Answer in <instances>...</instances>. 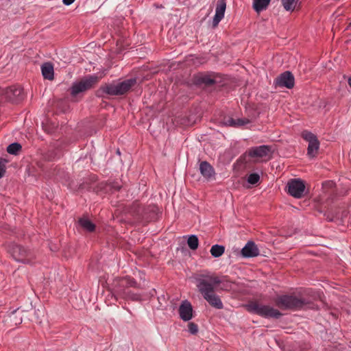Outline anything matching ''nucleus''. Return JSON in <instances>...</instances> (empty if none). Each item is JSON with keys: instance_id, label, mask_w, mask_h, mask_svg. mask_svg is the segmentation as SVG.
Listing matches in <instances>:
<instances>
[{"instance_id": "obj_1", "label": "nucleus", "mask_w": 351, "mask_h": 351, "mask_svg": "<svg viewBox=\"0 0 351 351\" xmlns=\"http://www.w3.org/2000/svg\"><path fill=\"white\" fill-rule=\"evenodd\" d=\"M221 283L220 279L215 276H208L206 278L198 280L197 287L204 298L210 306L217 308L222 309L223 303L219 297L215 293V289Z\"/></svg>"}, {"instance_id": "obj_2", "label": "nucleus", "mask_w": 351, "mask_h": 351, "mask_svg": "<svg viewBox=\"0 0 351 351\" xmlns=\"http://www.w3.org/2000/svg\"><path fill=\"white\" fill-rule=\"evenodd\" d=\"M276 305L282 310H298L302 308H313V304L304 300L289 295H280L276 298Z\"/></svg>"}, {"instance_id": "obj_3", "label": "nucleus", "mask_w": 351, "mask_h": 351, "mask_svg": "<svg viewBox=\"0 0 351 351\" xmlns=\"http://www.w3.org/2000/svg\"><path fill=\"white\" fill-rule=\"evenodd\" d=\"M136 285L134 279L130 277L127 276L120 279L114 290L115 297L134 301L138 300L141 298L140 295L128 290L129 287H136Z\"/></svg>"}, {"instance_id": "obj_4", "label": "nucleus", "mask_w": 351, "mask_h": 351, "mask_svg": "<svg viewBox=\"0 0 351 351\" xmlns=\"http://www.w3.org/2000/svg\"><path fill=\"white\" fill-rule=\"evenodd\" d=\"M271 153V147L261 145L254 147L247 150L239 158V162L247 165L252 162H258L260 158L267 156Z\"/></svg>"}, {"instance_id": "obj_5", "label": "nucleus", "mask_w": 351, "mask_h": 351, "mask_svg": "<svg viewBox=\"0 0 351 351\" xmlns=\"http://www.w3.org/2000/svg\"><path fill=\"white\" fill-rule=\"evenodd\" d=\"M247 309L249 312L257 314L265 318H279L282 313L277 309L269 306L265 305L258 301L250 302L247 305Z\"/></svg>"}, {"instance_id": "obj_6", "label": "nucleus", "mask_w": 351, "mask_h": 351, "mask_svg": "<svg viewBox=\"0 0 351 351\" xmlns=\"http://www.w3.org/2000/svg\"><path fill=\"white\" fill-rule=\"evenodd\" d=\"M136 83L135 78H130L119 83L105 84L101 87V89L110 95H121L129 91Z\"/></svg>"}, {"instance_id": "obj_7", "label": "nucleus", "mask_w": 351, "mask_h": 351, "mask_svg": "<svg viewBox=\"0 0 351 351\" xmlns=\"http://www.w3.org/2000/svg\"><path fill=\"white\" fill-rule=\"evenodd\" d=\"M99 81V77L92 75L82 78L79 82L73 83L70 88V93L73 97H77L79 94L83 93L92 88Z\"/></svg>"}, {"instance_id": "obj_8", "label": "nucleus", "mask_w": 351, "mask_h": 351, "mask_svg": "<svg viewBox=\"0 0 351 351\" xmlns=\"http://www.w3.org/2000/svg\"><path fill=\"white\" fill-rule=\"evenodd\" d=\"M0 96L12 102H19L23 99V88L19 85L7 88L0 87Z\"/></svg>"}, {"instance_id": "obj_9", "label": "nucleus", "mask_w": 351, "mask_h": 351, "mask_svg": "<svg viewBox=\"0 0 351 351\" xmlns=\"http://www.w3.org/2000/svg\"><path fill=\"white\" fill-rule=\"evenodd\" d=\"M8 250L13 258L19 262L30 263L33 257V254L31 251L27 250L20 245L12 244L9 247Z\"/></svg>"}, {"instance_id": "obj_10", "label": "nucleus", "mask_w": 351, "mask_h": 351, "mask_svg": "<svg viewBox=\"0 0 351 351\" xmlns=\"http://www.w3.org/2000/svg\"><path fill=\"white\" fill-rule=\"evenodd\" d=\"M288 193L295 198H300L303 196L305 184L300 179H291L287 183Z\"/></svg>"}, {"instance_id": "obj_11", "label": "nucleus", "mask_w": 351, "mask_h": 351, "mask_svg": "<svg viewBox=\"0 0 351 351\" xmlns=\"http://www.w3.org/2000/svg\"><path fill=\"white\" fill-rule=\"evenodd\" d=\"M295 79L293 74L289 71H285L280 74L275 80V84L279 87L292 88L294 86Z\"/></svg>"}, {"instance_id": "obj_12", "label": "nucleus", "mask_w": 351, "mask_h": 351, "mask_svg": "<svg viewBox=\"0 0 351 351\" xmlns=\"http://www.w3.org/2000/svg\"><path fill=\"white\" fill-rule=\"evenodd\" d=\"M178 311L180 318L185 322L189 321L193 317V307L187 300L182 302Z\"/></svg>"}, {"instance_id": "obj_13", "label": "nucleus", "mask_w": 351, "mask_h": 351, "mask_svg": "<svg viewBox=\"0 0 351 351\" xmlns=\"http://www.w3.org/2000/svg\"><path fill=\"white\" fill-rule=\"evenodd\" d=\"M226 3L224 0H219L217 3L215 14L213 21V27H216L224 16Z\"/></svg>"}, {"instance_id": "obj_14", "label": "nucleus", "mask_w": 351, "mask_h": 351, "mask_svg": "<svg viewBox=\"0 0 351 351\" xmlns=\"http://www.w3.org/2000/svg\"><path fill=\"white\" fill-rule=\"evenodd\" d=\"M241 254L245 258L255 257L259 254V250L253 241H248L241 250Z\"/></svg>"}, {"instance_id": "obj_15", "label": "nucleus", "mask_w": 351, "mask_h": 351, "mask_svg": "<svg viewBox=\"0 0 351 351\" xmlns=\"http://www.w3.org/2000/svg\"><path fill=\"white\" fill-rule=\"evenodd\" d=\"M248 119H234L232 117H225L223 121V123L225 125L232 126L234 128H240L250 123Z\"/></svg>"}, {"instance_id": "obj_16", "label": "nucleus", "mask_w": 351, "mask_h": 351, "mask_svg": "<svg viewBox=\"0 0 351 351\" xmlns=\"http://www.w3.org/2000/svg\"><path fill=\"white\" fill-rule=\"evenodd\" d=\"M199 171L202 175L207 179L213 177L215 173L213 167L206 161H204L200 163Z\"/></svg>"}, {"instance_id": "obj_17", "label": "nucleus", "mask_w": 351, "mask_h": 351, "mask_svg": "<svg viewBox=\"0 0 351 351\" xmlns=\"http://www.w3.org/2000/svg\"><path fill=\"white\" fill-rule=\"evenodd\" d=\"M78 223L80 226L85 230L89 232H94L95 230V225L88 218L82 217L79 219Z\"/></svg>"}, {"instance_id": "obj_18", "label": "nucleus", "mask_w": 351, "mask_h": 351, "mask_svg": "<svg viewBox=\"0 0 351 351\" xmlns=\"http://www.w3.org/2000/svg\"><path fill=\"white\" fill-rule=\"evenodd\" d=\"M195 82L199 84H204L206 86H211L215 83V80L210 75H199L196 77Z\"/></svg>"}, {"instance_id": "obj_19", "label": "nucleus", "mask_w": 351, "mask_h": 351, "mask_svg": "<svg viewBox=\"0 0 351 351\" xmlns=\"http://www.w3.org/2000/svg\"><path fill=\"white\" fill-rule=\"evenodd\" d=\"M270 0H254L253 8L257 12H260L262 10L266 9L269 5Z\"/></svg>"}, {"instance_id": "obj_20", "label": "nucleus", "mask_w": 351, "mask_h": 351, "mask_svg": "<svg viewBox=\"0 0 351 351\" xmlns=\"http://www.w3.org/2000/svg\"><path fill=\"white\" fill-rule=\"evenodd\" d=\"M130 212L136 216H142L145 213L144 207L138 202L133 204Z\"/></svg>"}, {"instance_id": "obj_21", "label": "nucleus", "mask_w": 351, "mask_h": 351, "mask_svg": "<svg viewBox=\"0 0 351 351\" xmlns=\"http://www.w3.org/2000/svg\"><path fill=\"white\" fill-rule=\"evenodd\" d=\"M319 143L318 140L308 143V149H307L308 155L310 156L311 157L315 156V155L317 152V150L319 149Z\"/></svg>"}, {"instance_id": "obj_22", "label": "nucleus", "mask_w": 351, "mask_h": 351, "mask_svg": "<svg viewBox=\"0 0 351 351\" xmlns=\"http://www.w3.org/2000/svg\"><path fill=\"white\" fill-rule=\"evenodd\" d=\"M54 79L53 65L51 62H45V80H53Z\"/></svg>"}, {"instance_id": "obj_23", "label": "nucleus", "mask_w": 351, "mask_h": 351, "mask_svg": "<svg viewBox=\"0 0 351 351\" xmlns=\"http://www.w3.org/2000/svg\"><path fill=\"white\" fill-rule=\"evenodd\" d=\"M224 251L225 248L223 246L216 244L212 246L210 252L213 256L218 258L224 253Z\"/></svg>"}, {"instance_id": "obj_24", "label": "nucleus", "mask_w": 351, "mask_h": 351, "mask_svg": "<svg viewBox=\"0 0 351 351\" xmlns=\"http://www.w3.org/2000/svg\"><path fill=\"white\" fill-rule=\"evenodd\" d=\"M187 244L190 249L192 250L197 249L199 245V240L197 236L191 235L187 240Z\"/></svg>"}, {"instance_id": "obj_25", "label": "nucleus", "mask_w": 351, "mask_h": 351, "mask_svg": "<svg viewBox=\"0 0 351 351\" xmlns=\"http://www.w3.org/2000/svg\"><path fill=\"white\" fill-rule=\"evenodd\" d=\"M22 147L21 144L18 143H14L9 145L7 147V152L10 154L16 155L21 149Z\"/></svg>"}, {"instance_id": "obj_26", "label": "nucleus", "mask_w": 351, "mask_h": 351, "mask_svg": "<svg viewBox=\"0 0 351 351\" xmlns=\"http://www.w3.org/2000/svg\"><path fill=\"white\" fill-rule=\"evenodd\" d=\"M284 8L287 10H293L298 0H281Z\"/></svg>"}, {"instance_id": "obj_27", "label": "nucleus", "mask_w": 351, "mask_h": 351, "mask_svg": "<svg viewBox=\"0 0 351 351\" xmlns=\"http://www.w3.org/2000/svg\"><path fill=\"white\" fill-rule=\"evenodd\" d=\"M247 182L250 184H257L260 181V176L257 173H250L247 178Z\"/></svg>"}, {"instance_id": "obj_28", "label": "nucleus", "mask_w": 351, "mask_h": 351, "mask_svg": "<svg viewBox=\"0 0 351 351\" xmlns=\"http://www.w3.org/2000/svg\"><path fill=\"white\" fill-rule=\"evenodd\" d=\"M11 321L15 324L18 325L21 324L22 322V317L21 316V312L20 311H15L12 313V315L10 317Z\"/></svg>"}, {"instance_id": "obj_29", "label": "nucleus", "mask_w": 351, "mask_h": 351, "mask_svg": "<svg viewBox=\"0 0 351 351\" xmlns=\"http://www.w3.org/2000/svg\"><path fill=\"white\" fill-rule=\"evenodd\" d=\"M302 137L304 140L308 142V143L317 141L316 136H315L313 133L307 131H304L302 133Z\"/></svg>"}, {"instance_id": "obj_30", "label": "nucleus", "mask_w": 351, "mask_h": 351, "mask_svg": "<svg viewBox=\"0 0 351 351\" xmlns=\"http://www.w3.org/2000/svg\"><path fill=\"white\" fill-rule=\"evenodd\" d=\"M7 160L4 158L0 159V178H1L5 172V165L7 163Z\"/></svg>"}, {"instance_id": "obj_31", "label": "nucleus", "mask_w": 351, "mask_h": 351, "mask_svg": "<svg viewBox=\"0 0 351 351\" xmlns=\"http://www.w3.org/2000/svg\"><path fill=\"white\" fill-rule=\"evenodd\" d=\"M189 331L193 334L195 335L198 332V326L196 324L193 322H190L188 324Z\"/></svg>"}, {"instance_id": "obj_32", "label": "nucleus", "mask_w": 351, "mask_h": 351, "mask_svg": "<svg viewBox=\"0 0 351 351\" xmlns=\"http://www.w3.org/2000/svg\"><path fill=\"white\" fill-rule=\"evenodd\" d=\"M75 0H62L64 5H69L74 2Z\"/></svg>"}, {"instance_id": "obj_33", "label": "nucleus", "mask_w": 351, "mask_h": 351, "mask_svg": "<svg viewBox=\"0 0 351 351\" xmlns=\"http://www.w3.org/2000/svg\"><path fill=\"white\" fill-rule=\"evenodd\" d=\"M40 71H41L42 75L44 76V63L40 64Z\"/></svg>"}, {"instance_id": "obj_34", "label": "nucleus", "mask_w": 351, "mask_h": 351, "mask_svg": "<svg viewBox=\"0 0 351 351\" xmlns=\"http://www.w3.org/2000/svg\"><path fill=\"white\" fill-rule=\"evenodd\" d=\"M348 84H349L350 86L351 87V77L348 80Z\"/></svg>"}, {"instance_id": "obj_35", "label": "nucleus", "mask_w": 351, "mask_h": 351, "mask_svg": "<svg viewBox=\"0 0 351 351\" xmlns=\"http://www.w3.org/2000/svg\"><path fill=\"white\" fill-rule=\"evenodd\" d=\"M41 125H42V127L44 125V123L43 122L41 123Z\"/></svg>"}]
</instances>
